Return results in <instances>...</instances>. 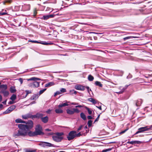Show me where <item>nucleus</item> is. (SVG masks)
<instances>
[{
	"label": "nucleus",
	"mask_w": 152,
	"mask_h": 152,
	"mask_svg": "<svg viewBox=\"0 0 152 152\" xmlns=\"http://www.w3.org/2000/svg\"><path fill=\"white\" fill-rule=\"evenodd\" d=\"M16 123H21L25 124H19L18 125L19 129L18 132H15L13 135V137L17 138L19 136L25 137L27 135V131L31 129L33 127V122L31 120L28 121L22 120L18 118L15 120Z\"/></svg>",
	"instance_id": "nucleus-1"
},
{
	"label": "nucleus",
	"mask_w": 152,
	"mask_h": 152,
	"mask_svg": "<svg viewBox=\"0 0 152 152\" xmlns=\"http://www.w3.org/2000/svg\"><path fill=\"white\" fill-rule=\"evenodd\" d=\"M27 131V135H28L30 137H33L37 135H43L44 133L42 132L43 129L42 126L40 124L37 125L35 128V131L32 132L30 131Z\"/></svg>",
	"instance_id": "nucleus-2"
},
{
	"label": "nucleus",
	"mask_w": 152,
	"mask_h": 152,
	"mask_svg": "<svg viewBox=\"0 0 152 152\" xmlns=\"http://www.w3.org/2000/svg\"><path fill=\"white\" fill-rule=\"evenodd\" d=\"M28 81L33 80L34 81L33 83H30L29 84V86L31 88L38 87L39 86V82L36 81L40 80L39 78L36 77H32L29 79H27Z\"/></svg>",
	"instance_id": "nucleus-3"
},
{
	"label": "nucleus",
	"mask_w": 152,
	"mask_h": 152,
	"mask_svg": "<svg viewBox=\"0 0 152 152\" xmlns=\"http://www.w3.org/2000/svg\"><path fill=\"white\" fill-rule=\"evenodd\" d=\"M64 135L63 132H56V133L52 137V138L53 140L56 142H60L61 141L64 139V137L62 136Z\"/></svg>",
	"instance_id": "nucleus-4"
},
{
	"label": "nucleus",
	"mask_w": 152,
	"mask_h": 152,
	"mask_svg": "<svg viewBox=\"0 0 152 152\" xmlns=\"http://www.w3.org/2000/svg\"><path fill=\"white\" fill-rule=\"evenodd\" d=\"M152 128V125L150 126H145L143 127H141L138 129V131L137 132L134 134L136 135L139 133L143 132L144 131L151 130Z\"/></svg>",
	"instance_id": "nucleus-5"
},
{
	"label": "nucleus",
	"mask_w": 152,
	"mask_h": 152,
	"mask_svg": "<svg viewBox=\"0 0 152 152\" xmlns=\"http://www.w3.org/2000/svg\"><path fill=\"white\" fill-rule=\"evenodd\" d=\"M39 145L40 146L43 148L49 147H54L56 146L54 145L51 144L50 143L40 141L39 144Z\"/></svg>",
	"instance_id": "nucleus-6"
},
{
	"label": "nucleus",
	"mask_w": 152,
	"mask_h": 152,
	"mask_svg": "<svg viewBox=\"0 0 152 152\" xmlns=\"http://www.w3.org/2000/svg\"><path fill=\"white\" fill-rule=\"evenodd\" d=\"M76 133H77V132L75 131H72L70 132L69 133L67 137L68 140L70 141L74 139L75 137Z\"/></svg>",
	"instance_id": "nucleus-7"
},
{
	"label": "nucleus",
	"mask_w": 152,
	"mask_h": 152,
	"mask_svg": "<svg viewBox=\"0 0 152 152\" xmlns=\"http://www.w3.org/2000/svg\"><path fill=\"white\" fill-rule=\"evenodd\" d=\"M28 42H31L32 43H40L41 44H42L43 45H52L53 44V42H42V41H40V42H39L37 41H33V40H28Z\"/></svg>",
	"instance_id": "nucleus-8"
},
{
	"label": "nucleus",
	"mask_w": 152,
	"mask_h": 152,
	"mask_svg": "<svg viewBox=\"0 0 152 152\" xmlns=\"http://www.w3.org/2000/svg\"><path fill=\"white\" fill-rule=\"evenodd\" d=\"M80 111L77 108H73L72 109H68L66 110V112L67 114L69 115H73L75 113H78Z\"/></svg>",
	"instance_id": "nucleus-9"
},
{
	"label": "nucleus",
	"mask_w": 152,
	"mask_h": 152,
	"mask_svg": "<svg viewBox=\"0 0 152 152\" xmlns=\"http://www.w3.org/2000/svg\"><path fill=\"white\" fill-rule=\"evenodd\" d=\"M30 6L29 4H24L22 6L21 10L23 11L29 10L30 9Z\"/></svg>",
	"instance_id": "nucleus-10"
},
{
	"label": "nucleus",
	"mask_w": 152,
	"mask_h": 152,
	"mask_svg": "<svg viewBox=\"0 0 152 152\" xmlns=\"http://www.w3.org/2000/svg\"><path fill=\"white\" fill-rule=\"evenodd\" d=\"M75 88L77 90L81 91H84L85 90V87L80 85H76Z\"/></svg>",
	"instance_id": "nucleus-11"
},
{
	"label": "nucleus",
	"mask_w": 152,
	"mask_h": 152,
	"mask_svg": "<svg viewBox=\"0 0 152 152\" xmlns=\"http://www.w3.org/2000/svg\"><path fill=\"white\" fill-rule=\"evenodd\" d=\"M0 93L3 94L4 96H7L9 94V92L8 91L3 89H1L0 92Z\"/></svg>",
	"instance_id": "nucleus-12"
},
{
	"label": "nucleus",
	"mask_w": 152,
	"mask_h": 152,
	"mask_svg": "<svg viewBox=\"0 0 152 152\" xmlns=\"http://www.w3.org/2000/svg\"><path fill=\"white\" fill-rule=\"evenodd\" d=\"M43 116V114L39 113H37L36 114V115H34V118H37L38 119L40 118L41 119Z\"/></svg>",
	"instance_id": "nucleus-13"
},
{
	"label": "nucleus",
	"mask_w": 152,
	"mask_h": 152,
	"mask_svg": "<svg viewBox=\"0 0 152 152\" xmlns=\"http://www.w3.org/2000/svg\"><path fill=\"white\" fill-rule=\"evenodd\" d=\"M142 103V101L141 99H139L135 101V104L137 106H140L141 105Z\"/></svg>",
	"instance_id": "nucleus-14"
},
{
	"label": "nucleus",
	"mask_w": 152,
	"mask_h": 152,
	"mask_svg": "<svg viewBox=\"0 0 152 152\" xmlns=\"http://www.w3.org/2000/svg\"><path fill=\"white\" fill-rule=\"evenodd\" d=\"M141 142L139 141H128L127 142V143L133 144H140Z\"/></svg>",
	"instance_id": "nucleus-15"
},
{
	"label": "nucleus",
	"mask_w": 152,
	"mask_h": 152,
	"mask_svg": "<svg viewBox=\"0 0 152 152\" xmlns=\"http://www.w3.org/2000/svg\"><path fill=\"white\" fill-rule=\"evenodd\" d=\"M41 120L44 123H46L48 121V116H45L44 117H42Z\"/></svg>",
	"instance_id": "nucleus-16"
},
{
	"label": "nucleus",
	"mask_w": 152,
	"mask_h": 152,
	"mask_svg": "<svg viewBox=\"0 0 152 152\" xmlns=\"http://www.w3.org/2000/svg\"><path fill=\"white\" fill-rule=\"evenodd\" d=\"M147 112L150 115H152V107H149L147 108Z\"/></svg>",
	"instance_id": "nucleus-17"
},
{
	"label": "nucleus",
	"mask_w": 152,
	"mask_h": 152,
	"mask_svg": "<svg viewBox=\"0 0 152 152\" xmlns=\"http://www.w3.org/2000/svg\"><path fill=\"white\" fill-rule=\"evenodd\" d=\"M141 80L140 78H137L132 80V81L134 83H140V80Z\"/></svg>",
	"instance_id": "nucleus-18"
},
{
	"label": "nucleus",
	"mask_w": 152,
	"mask_h": 152,
	"mask_svg": "<svg viewBox=\"0 0 152 152\" xmlns=\"http://www.w3.org/2000/svg\"><path fill=\"white\" fill-rule=\"evenodd\" d=\"M55 84L53 82H50L46 84L45 85V87H49L51 86L54 85Z\"/></svg>",
	"instance_id": "nucleus-19"
},
{
	"label": "nucleus",
	"mask_w": 152,
	"mask_h": 152,
	"mask_svg": "<svg viewBox=\"0 0 152 152\" xmlns=\"http://www.w3.org/2000/svg\"><path fill=\"white\" fill-rule=\"evenodd\" d=\"M7 88V86L6 84H2L0 85V89H2L4 90H6Z\"/></svg>",
	"instance_id": "nucleus-20"
},
{
	"label": "nucleus",
	"mask_w": 152,
	"mask_h": 152,
	"mask_svg": "<svg viewBox=\"0 0 152 152\" xmlns=\"http://www.w3.org/2000/svg\"><path fill=\"white\" fill-rule=\"evenodd\" d=\"M88 100L92 102L94 104H95L97 103V101L93 98H90L88 99Z\"/></svg>",
	"instance_id": "nucleus-21"
},
{
	"label": "nucleus",
	"mask_w": 152,
	"mask_h": 152,
	"mask_svg": "<svg viewBox=\"0 0 152 152\" xmlns=\"http://www.w3.org/2000/svg\"><path fill=\"white\" fill-rule=\"evenodd\" d=\"M12 111L11 109L9 107L5 111L3 112L4 114H8L11 112Z\"/></svg>",
	"instance_id": "nucleus-22"
},
{
	"label": "nucleus",
	"mask_w": 152,
	"mask_h": 152,
	"mask_svg": "<svg viewBox=\"0 0 152 152\" xmlns=\"http://www.w3.org/2000/svg\"><path fill=\"white\" fill-rule=\"evenodd\" d=\"M10 91L11 93H14L16 91L15 87L14 86L11 87L10 88Z\"/></svg>",
	"instance_id": "nucleus-23"
},
{
	"label": "nucleus",
	"mask_w": 152,
	"mask_h": 152,
	"mask_svg": "<svg viewBox=\"0 0 152 152\" xmlns=\"http://www.w3.org/2000/svg\"><path fill=\"white\" fill-rule=\"evenodd\" d=\"M80 116L81 118L83 119V120L85 121L86 120V118L85 115L83 113H80Z\"/></svg>",
	"instance_id": "nucleus-24"
},
{
	"label": "nucleus",
	"mask_w": 152,
	"mask_h": 152,
	"mask_svg": "<svg viewBox=\"0 0 152 152\" xmlns=\"http://www.w3.org/2000/svg\"><path fill=\"white\" fill-rule=\"evenodd\" d=\"M95 84L97 86H99L101 87H102L103 86L102 84L100 82L98 81H96L95 82Z\"/></svg>",
	"instance_id": "nucleus-25"
},
{
	"label": "nucleus",
	"mask_w": 152,
	"mask_h": 152,
	"mask_svg": "<svg viewBox=\"0 0 152 152\" xmlns=\"http://www.w3.org/2000/svg\"><path fill=\"white\" fill-rule=\"evenodd\" d=\"M69 104L67 103H63L60 104L58 106V107L59 108H60L63 107L67 106Z\"/></svg>",
	"instance_id": "nucleus-26"
},
{
	"label": "nucleus",
	"mask_w": 152,
	"mask_h": 152,
	"mask_svg": "<svg viewBox=\"0 0 152 152\" xmlns=\"http://www.w3.org/2000/svg\"><path fill=\"white\" fill-rule=\"evenodd\" d=\"M24 151L25 152H35V151L32 149H31L30 148H25L24 149Z\"/></svg>",
	"instance_id": "nucleus-27"
},
{
	"label": "nucleus",
	"mask_w": 152,
	"mask_h": 152,
	"mask_svg": "<svg viewBox=\"0 0 152 152\" xmlns=\"http://www.w3.org/2000/svg\"><path fill=\"white\" fill-rule=\"evenodd\" d=\"M84 108L86 109L87 110L88 114L89 115H91L92 114V111L90 109L86 106L84 107Z\"/></svg>",
	"instance_id": "nucleus-28"
},
{
	"label": "nucleus",
	"mask_w": 152,
	"mask_h": 152,
	"mask_svg": "<svg viewBox=\"0 0 152 152\" xmlns=\"http://www.w3.org/2000/svg\"><path fill=\"white\" fill-rule=\"evenodd\" d=\"M27 115L28 118H31L33 119L34 118V115H32L28 113L27 114Z\"/></svg>",
	"instance_id": "nucleus-29"
},
{
	"label": "nucleus",
	"mask_w": 152,
	"mask_h": 152,
	"mask_svg": "<svg viewBox=\"0 0 152 152\" xmlns=\"http://www.w3.org/2000/svg\"><path fill=\"white\" fill-rule=\"evenodd\" d=\"M55 111L57 113H61L63 112V110L61 109H56Z\"/></svg>",
	"instance_id": "nucleus-30"
},
{
	"label": "nucleus",
	"mask_w": 152,
	"mask_h": 152,
	"mask_svg": "<svg viewBox=\"0 0 152 152\" xmlns=\"http://www.w3.org/2000/svg\"><path fill=\"white\" fill-rule=\"evenodd\" d=\"M88 79L89 81H91L94 80V77L92 75H90L88 76Z\"/></svg>",
	"instance_id": "nucleus-31"
},
{
	"label": "nucleus",
	"mask_w": 152,
	"mask_h": 152,
	"mask_svg": "<svg viewBox=\"0 0 152 152\" xmlns=\"http://www.w3.org/2000/svg\"><path fill=\"white\" fill-rule=\"evenodd\" d=\"M16 98V96L15 94H13L10 97V99L12 101L15 100Z\"/></svg>",
	"instance_id": "nucleus-32"
},
{
	"label": "nucleus",
	"mask_w": 152,
	"mask_h": 152,
	"mask_svg": "<svg viewBox=\"0 0 152 152\" xmlns=\"http://www.w3.org/2000/svg\"><path fill=\"white\" fill-rule=\"evenodd\" d=\"M89 34H92V35L93 36V37H97L95 36V35H99V34H101V33H95V32H90L89 33Z\"/></svg>",
	"instance_id": "nucleus-33"
},
{
	"label": "nucleus",
	"mask_w": 152,
	"mask_h": 152,
	"mask_svg": "<svg viewBox=\"0 0 152 152\" xmlns=\"http://www.w3.org/2000/svg\"><path fill=\"white\" fill-rule=\"evenodd\" d=\"M92 124V121L91 120H89L87 124L88 127H90L91 126Z\"/></svg>",
	"instance_id": "nucleus-34"
},
{
	"label": "nucleus",
	"mask_w": 152,
	"mask_h": 152,
	"mask_svg": "<svg viewBox=\"0 0 152 152\" xmlns=\"http://www.w3.org/2000/svg\"><path fill=\"white\" fill-rule=\"evenodd\" d=\"M49 18V17L48 15H44L43 16L42 18V19L46 20Z\"/></svg>",
	"instance_id": "nucleus-35"
},
{
	"label": "nucleus",
	"mask_w": 152,
	"mask_h": 152,
	"mask_svg": "<svg viewBox=\"0 0 152 152\" xmlns=\"http://www.w3.org/2000/svg\"><path fill=\"white\" fill-rule=\"evenodd\" d=\"M112 148H111L104 149L102 150V152H107V151H110L112 150Z\"/></svg>",
	"instance_id": "nucleus-36"
},
{
	"label": "nucleus",
	"mask_w": 152,
	"mask_h": 152,
	"mask_svg": "<svg viewBox=\"0 0 152 152\" xmlns=\"http://www.w3.org/2000/svg\"><path fill=\"white\" fill-rule=\"evenodd\" d=\"M47 89V88H44L42 90H41L39 92V94L41 95Z\"/></svg>",
	"instance_id": "nucleus-37"
},
{
	"label": "nucleus",
	"mask_w": 152,
	"mask_h": 152,
	"mask_svg": "<svg viewBox=\"0 0 152 152\" xmlns=\"http://www.w3.org/2000/svg\"><path fill=\"white\" fill-rule=\"evenodd\" d=\"M10 107L11 109V110L13 111L15 108L16 106L15 105H12Z\"/></svg>",
	"instance_id": "nucleus-38"
},
{
	"label": "nucleus",
	"mask_w": 152,
	"mask_h": 152,
	"mask_svg": "<svg viewBox=\"0 0 152 152\" xmlns=\"http://www.w3.org/2000/svg\"><path fill=\"white\" fill-rule=\"evenodd\" d=\"M70 92L71 93H72V94H73L74 93L75 94H76L77 93V92L76 91H75V90H70Z\"/></svg>",
	"instance_id": "nucleus-39"
},
{
	"label": "nucleus",
	"mask_w": 152,
	"mask_h": 152,
	"mask_svg": "<svg viewBox=\"0 0 152 152\" xmlns=\"http://www.w3.org/2000/svg\"><path fill=\"white\" fill-rule=\"evenodd\" d=\"M61 94V92L59 91H57L56 93H55L54 94V96H56L57 95H59Z\"/></svg>",
	"instance_id": "nucleus-40"
},
{
	"label": "nucleus",
	"mask_w": 152,
	"mask_h": 152,
	"mask_svg": "<svg viewBox=\"0 0 152 152\" xmlns=\"http://www.w3.org/2000/svg\"><path fill=\"white\" fill-rule=\"evenodd\" d=\"M22 117L24 119H28L27 114L26 115H22Z\"/></svg>",
	"instance_id": "nucleus-41"
},
{
	"label": "nucleus",
	"mask_w": 152,
	"mask_h": 152,
	"mask_svg": "<svg viewBox=\"0 0 152 152\" xmlns=\"http://www.w3.org/2000/svg\"><path fill=\"white\" fill-rule=\"evenodd\" d=\"M100 114H99L97 116V118L94 121V123H95V122H96V121H99V117H100Z\"/></svg>",
	"instance_id": "nucleus-42"
},
{
	"label": "nucleus",
	"mask_w": 152,
	"mask_h": 152,
	"mask_svg": "<svg viewBox=\"0 0 152 152\" xmlns=\"http://www.w3.org/2000/svg\"><path fill=\"white\" fill-rule=\"evenodd\" d=\"M75 137H80V136L81 135V133L79 132V133L77 134V133H76L75 134Z\"/></svg>",
	"instance_id": "nucleus-43"
},
{
	"label": "nucleus",
	"mask_w": 152,
	"mask_h": 152,
	"mask_svg": "<svg viewBox=\"0 0 152 152\" xmlns=\"http://www.w3.org/2000/svg\"><path fill=\"white\" fill-rule=\"evenodd\" d=\"M60 91L61 92L64 93L66 91V89L64 88H62L61 90Z\"/></svg>",
	"instance_id": "nucleus-44"
},
{
	"label": "nucleus",
	"mask_w": 152,
	"mask_h": 152,
	"mask_svg": "<svg viewBox=\"0 0 152 152\" xmlns=\"http://www.w3.org/2000/svg\"><path fill=\"white\" fill-rule=\"evenodd\" d=\"M37 14V10L36 9H34V15L35 16Z\"/></svg>",
	"instance_id": "nucleus-45"
},
{
	"label": "nucleus",
	"mask_w": 152,
	"mask_h": 152,
	"mask_svg": "<svg viewBox=\"0 0 152 152\" xmlns=\"http://www.w3.org/2000/svg\"><path fill=\"white\" fill-rule=\"evenodd\" d=\"M26 92V97L27 95H28V94H30L31 93V91H28L27 90H26L25 91Z\"/></svg>",
	"instance_id": "nucleus-46"
},
{
	"label": "nucleus",
	"mask_w": 152,
	"mask_h": 152,
	"mask_svg": "<svg viewBox=\"0 0 152 152\" xmlns=\"http://www.w3.org/2000/svg\"><path fill=\"white\" fill-rule=\"evenodd\" d=\"M83 126V125H81L80 126L79 128H78L77 129V131L78 132L79 131H80L81 129H82V128Z\"/></svg>",
	"instance_id": "nucleus-47"
},
{
	"label": "nucleus",
	"mask_w": 152,
	"mask_h": 152,
	"mask_svg": "<svg viewBox=\"0 0 152 152\" xmlns=\"http://www.w3.org/2000/svg\"><path fill=\"white\" fill-rule=\"evenodd\" d=\"M36 97V95H34L33 96H32L31 98V100H34Z\"/></svg>",
	"instance_id": "nucleus-48"
},
{
	"label": "nucleus",
	"mask_w": 152,
	"mask_h": 152,
	"mask_svg": "<svg viewBox=\"0 0 152 152\" xmlns=\"http://www.w3.org/2000/svg\"><path fill=\"white\" fill-rule=\"evenodd\" d=\"M128 129H127L123 131H121V132H120V134H121L124 133L125 132H126L128 130Z\"/></svg>",
	"instance_id": "nucleus-49"
},
{
	"label": "nucleus",
	"mask_w": 152,
	"mask_h": 152,
	"mask_svg": "<svg viewBox=\"0 0 152 152\" xmlns=\"http://www.w3.org/2000/svg\"><path fill=\"white\" fill-rule=\"evenodd\" d=\"M87 118L88 119L90 120L93 118L92 117L91 115H88L87 116Z\"/></svg>",
	"instance_id": "nucleus-50"
},
{
	"label": "nucleus",
	"mask_w": 152,
	"mask_h": 152,
	"mask_svg": "<svg viewBox=\"0 0 152 152\" xmlns=\"http://www.w3.org/2000/svg\"><path fill=\"white\" fill-rule=\"evenodd\" d=\"M85 87L87 89L88 91V93H89V91H91V89H89V87L88 86H86Z\"/></svg>",
	"instance_id": "nucleus-51"
},
{
	"label": "nucleus",
	"mask_w": 152,
	"mask_h": 152,
	"mask_svg": "<svg viewBox=\"0 0 152 152\" xmlns=\"http://www.w3.org/2000/svg\"><path fill=\"white\" fill-rule=\"evenodd\" d=\"M51 110L50 109L48 110L46 112L48 114H50L51 113Z\"/></svg>",
	"instance_id": "nucleus-52"
},
{
	"label": "nucleus",
	"mask_w": 152,
	"mask_h": 152,
	"mask_svg": "<svg viewBox=\"0 0 152 152\" xmlns=\"http://www.w3.org/2000/svg\"><path fill=\"white\" fill-rule=\"evenodd\" d=\"M19 80L21 84H22L23 83V80L22 78H20L19 79Z\"/></svg>",
	"instance_id": "nucleus-53"
},
{
	"label": "nucleus",
	"mask_w": 152,
	"mask_h": 152,
	"mask_svg": "<svg viewBox=\"0 0 152 152\" xmlns=\"http://www.w3.org/2000/svg\"><path fill=\"white\" fill-rule=\"evenodd\" d=\"M7 14V13L6 12H0V15H5Z\"/></svg>",
	"instance_id": "nucleus-54"
},
{
	"label": "nucleus",
	"mask_w": 152,
	"mask_h": 152,
	"mask_svg": "<svg viewBox=\"0 0 152 152\" xmlns=\"http://www.w3.org/2000/svg\"><path fill=\"white\" fill-rule=\"evenodd\" d=\"M5 2H7V3H11L12 2V0H6Z\"/></svg>",
	"instance_id": "nucleus-55"
},
{
	"label": "nucleus",
	"mask_w": 152,
	"mask_h": 152,
	"mask_svg": "<svg viewBox=\"0 0 152 152\" xmlns=\"http://www.w3.org/2000/svg\"><path fill=\"white\" fill-rule=\"evenodd\" d=\"M131 37H132V38H138V37H126L125 38H131Z\"/></svg>",
	"instance_id": "nucleus-56"
},
{
	"label": "nucleus",
	"mask_w": 152,
	"mask_h": 152,
	"mask_svg": "<svg viewBox=\"0 0 152 152\" xmlns=\"http://www.w3.org/2000/svg\"><path fill=\"white\" fill-rule=\"evenodd\" d=\"M49 17V18H53L54 17V15H48Z\"/></svg>",
	"instance_id": "nucleus-57"
},
{
	"label": "nucleus",
	"mask_w": 152,
	"mask_h": 152,
	"mask_svg": "<svg viewBox=\"0 0 152 152\" xmlns=\"http://www.w3.org/2000/svg\"><path fill=\"white\" fill-rule=\"evenodd\" d=\"M96 107H97L98 108H99L100 110H102V107H101V106H99V107L96 106Z\"/></svg>",
	"instance_id": "nucleus-58"
},
{
	"label": "nucleus",
	"mask_w": 152,
	"mask_h": 152,
	"mask_svg": "<svg viewBox=\"0 0 152 152\" xmlns=\"http://www.w3.org/2000/svg\"><path fill=\"white\" fill-rule=\"evenodd\" d=\"M71 104L72 105H75L77 104V103L75 102H72L71 103Z\"/></svg>",
	"instance_id": "nucleus-59"
},
{
	"label": "nucleus",
	"mask_w": 152,
	"mask_h": 152,
	"mask_svg": "<svg viewBox=\"0 0 152 152\" xmlns=\"http://www.w3.org/2000/svg\"><path fill=\"white\" fill-rule=\"evenodd\" d=\"M45 130L46 131H48V132H49V131H51V129H45Z\"/></svg>",
	"instance_id": "nucleus-60"
},
{
	"label": "nucleus",
	"mask_w": 152,
	"mask_h": 152,
	"mask_svg": "<svg viewBox=\"0 0 152 152\" xmlns=\"http://www.w3.org/2000/svg\"><path fill=\"white\" fill-rule=\"evenodd\" d=\"M2 96L0 94V102L2 100Z\"/></svg>",
	"instance_id": "nucleus-61"
},
{
	"label": "nucleus",
	"mask_w": 152,
	"mask_h": 152,
	"mask_svg": "<svg viewBox=\"0 0 152 152\" xmlns=\"http://www.w3.org/2000/svg\"><path fill=\"white\" fill-rule=\"evenodd\" d=\"M13 103V102L12 101H10L9 102V104H12Z\"/></svg>",
	"instance_id": "nucleus-62"
},
{
	"label": "nucleus",
	"mask_w": 152,
	"mask_h": 152,
	"mask_svg": "<svg viewBox=\"0 0 152 152\" xmlns=\"http://www.w3.org/2000/svg\"><path fill=\"white\" fill-rule=\"evenodd\" d=\"M3 107V105L1 104H0V108H1Z\"/></svg>",
	"instance_id": "nucleus-63"
},
{
	"label": "nucleus",
	"mask_w": 152,
	"mask_h": 152,
	"mask_svg": "<svg viewBox=\"0 0 152 152\" xmlns=\"http://www.w3.org/2000/svg\"><path fill=\"white\" fill-rule=\"evenodd\" d=\"M35 103V101H33V102H31V103L30 104H34Z\"/></svg>",
	"instance_id": "nucleus-64"
}]
</instances>
